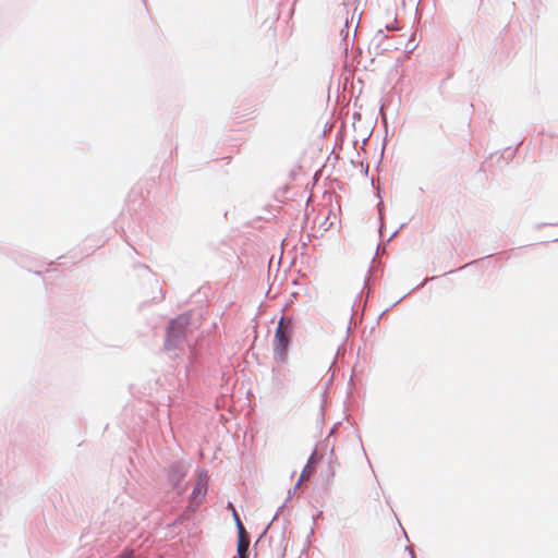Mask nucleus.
<instances>
[{"instance_id": "1", "label": "nucleus", "mask_w": 558, "mask_h": 558, "mask_svg": "<svg viewBox=\"0 0 558 558\" xmlns=\"http://www.w3.org/2000/svg\"><path fill=\"white\" fill-rule=\"evenodd\" d=\"M292 338V320L281 317L275 330L272 340L274 359L278 363H286L288 360V349Z\"/></svg>"}, {"instance_id": "2", "label": "nucleus", "mask_w": 558, "mask_h": 558, "mask_svg": "<svg viewBox=\"0 0 558 558\" xmlns=\"http://www.w3.org/2000/svg\"><path fill=\"white\" fill-rule=\"evenodd\" d=\"M250 546V537L248 534L242 524V522H239V530H238V554L240 558H247V550Z\"/></svg>"}, {"instance_id": "3", "label": "nucleus", "mask_w": 558, "mask_h": 558, "mask_svg": "<svg viewBox=\"0 0 558 558\" xmlns=\"http://www.w3.org/2000/svg\"><path fill=\"white\" fill-rule=\"evenodd\" d=\"M207 493V483L206 481L201 476L198 482L196 483L194 490L192 493V498L197 504L202 502L203 498L205 497Z\"/></svg>"}, {"instance_id": "4", "label": "nucleus", "mask_w": 558, "mask_h": 558, "mask_svg": "<svg viewBox=\"0 0 558 558\" xmlns=\"http://www.w3.org/2000/svg\"><path fill=\"white\" fill-rule=\"evenodd\" d=\"M314 469L315 468H314V462H313V457H312L308 460L307 464L304 466L295 487H299L303 481L308 480L311 477V475L313 474Z\"/></svg>"}, {"instance_id": "5", "label": "nucleus", "mask_w": 558, "mask_h": 558, "mask_svg": "<svg viewBox=\"0 0 558 558\" xmlns=\"http://www.w3.org/2000/svg\"><path fill=\"white\" fill-rule=\"evenodd\" d=\"M229 507L232 509L233 520L235 521L236 527L239 529V522H241V519L231 504H229Z\"/></svg>"}, {"instance_id": "6", "label": "nucleus", "mask_w": 558, "mask_h": 558, "mask_svg": "<svg viewBox=\"0 0 558 558\" xmlns=\"http://www.w3.org/2000/svg\"><path fill=\"white\" fill-rule=\"evenodd\" d=\"M120 558H131V556H130V555H128V556H121Z\"/></svg>"}]
</instances>
